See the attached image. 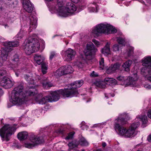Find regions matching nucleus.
Returning <instances> with one entry per match:
<instances>
[{"instance_id": "f257e3e1", "label": "nucleus", "mask_w": 151, "mask_h": 151, "mask_svg": "<svg viewBox=\"0 0 151 151\" xmlns=\"http://www.w3.org/2000/svg\"><path fill=\"white\" fill-rule=\"evenodd\" d=\"M23 88V86L20 85L15 88L12 91L10 101L14 105L24 104L30 99L40 104L50 102L48 96L42 97V94H38L37 90L34 87H30L25 93L22 91Z\"/></svg>"}, {"instance_id": "f03ea898", "label": "nucleus", "mask_w": 151, "mask_h": 151, "mask_svg": "<svg viewBox=\"0 0 151 151\" xmlns=\"http://www.w3.org/2000/svg\"><path fill=\"white\" fill-rule=\"evenodd\" d=\"M83 81L80 80L71 84V87L67 88L61 89L52 92L51 96H48L50 102L56 101L58 100L61 96L64 97H72L78 94L77 88L83 84Z\"/></svg>"}, {"instance_id": "7ed1b4c3", "label": "nucleus", "mask_w": 151, "mask_h": 151, "mask_svg": "<svg viewBox=\"0 0 151 151\" xmlns=\"http://www.w3.org/2000/svg\"><path fill=\"white\" fill-rule=\"evenodd\" d=\"M62 0H58L55 8L59 15L63 17H67L73 14L76 10V8L72 2H68L65 7L63 6Z\"/></svg>"}, {"instance_id": "20e7f679", "label": "nucleus", "mask_w": 151, "mask_h": 151, "mask_svg": "<svg viewBox=\"0 0 151 151\" xmlns=\"http://www.w3.org/2000/svg\"><path fill=\"white\" fill-rule=\"evenodd\" d=\"M129 119V118H122L120 117H118L116 122H115L114 125V129L118 134L125 138H132L131 133H130L129 129H127L126 128L121 126L127 123V121Z\"/></svg>"}, {"instance_id": "39448f33", "label": "nucleus", "mask_w": 151, "mask_h": 151, "mask_svg": "<svg viewBox=\"0 0 151 151\" xmlns=\"http://www.w3.org/2000/svg\"><path fill=\"white\" fill-rule=\"evenodd\" d=\"M19 45L18 41L6 42L4 43V47L1 50V54L0 58V67L2 66L4 61L7 59V56L9 52L12 49L11 47H16Z\"/></svg>"}, {"instance_id": "423d86ee", "label": "nucleus", "mask_w": 151, "mask_h": 151, "mask_svg": "<svg viewBox=\"0 0 151 151\" xmlns=\"http://www.w3.org/2000/svg\"><path fill=\"white\" fill-rule=\"evenodd\" d=\"M40 47L38 40L36 39L30 37L26 43L24 49L25 53L29 55L38 50Z\"/></svg>"}, {"instance_id": "0eeeda50", "label": "nucleus", "mask_w": 151, "mask_h": 151, "mask_svg": "<svg viewBox=\"0 0 151 151\" xmlns=\"http://www.w3.org/2000/svg\"><path fill=\"white\" fill-rule=\"evenodd\" d=\"M116 29L113 27L107 24H100L97 25L92 30V32L96 35L100 33H115Z\"/></svg>"}, {"instance_id": "6e6552de", "label": "nucleus", "mask_w": 151, "mask_h": 151, "mask_svg": "<svg viewBox=\"0 0 151 151\" xmlns=\"http://www.w3.org/2000/svg\"><path fill=\"white\" fill-rule=\"evenodd\" d=\"M16 126L15 124L12 126L6 124L0 129V135L3 140L5 139L8 141L9 140V137L14 134L17 129Z\"/></svg>"}, {"instance_id": "1a4fd4ad", "label": "nucleus", "mask_w": 151, "mask_h": 151, "mask_svg": "<svg viewBox=\"0 0 151 151\" xmlns=\"http://www.w3.org/2000/svg\"><path fill=\"white\" fill-rule=\"evenodd\" d=\"M23 60L22 58H19V56L17 54L14 55L12 59L13 64L12 68H17L16 69L18 70L17 71L15 72V74L17 77L19 76L21 70L24 69V65L23 64Z\"/></svg>"}, {"instance_id": "9d476101", "label": "nucleus", "mask_w": 151, "mask_h": 151, "mask_svg": "<svg viewBox=\"0 0 151 151\" xmlns=\"http://www.w3.org/2000/svg\"><path fill=\"white\" fill-rule=\"evenodd\" d=\"M29 140L31 143H26L25 147L29 148H32L35 145L44 142L45 139L42 137H39L33 134L29 136Z\"/></svg>"}, {"instance_id": "9b49d317", "label": "nucleus", "mask_w": 151, "mask_h": 151, "mask_svg": "<svg viewBox=\"0 0 151 151\" xmlns=\"http://www.w3.org/2000/svg\"><path fill=\"white\" fill-rule=\"evenodd\" d=\"M142 65L144 67L141 68V72L148 73L149 76L148 80L151 82V57L145 58L142 61Z\"/></svg>"}, {"instance_id": "f8f14e48", "label": "nucleus", "mask_w": 151, "mask_h": 151, "mask_svg": "<svg viewBox=\"0 0 151 151\" xmlns=\"http://www.w3.org/2000/svg\"><path fill=\"white\" fill-rule=\"evenodd\" d=\"M96 48L93 44L91 42H88L86 45V49L84 51V55L88 60L92 59L93 52H96Z\"/></svg>"}, {"instance_id": "ddd939ff", "label": "nucleus", "mask_w": 151, "mask_h": 151, "mask_svg": "<svg viewBox=\"0 0 151 151\" xmlns=\"http://www.w3.org/2000/svg\"><path fill=\"white\" fill-rule=\"evenodd\" d=\"M0 84L1 86L5 88L8 89L11 88L13 86L14 82L9 78L4 76L1 79Z\"/></svg>"}, {"instance_id": "4468645a", "label": "nucleus", "mask_w": 151, "mask_h": 151, "mask_svg": "<svg viewBox=\"0 0 151 151\" xmlns=\"http://www.w3.org/2000/svg\"><path fill=\"white\" fill-rule=\"evenodd\" d=\"M104 82L101 81H97L95 84L96 86L101 88H104L106 87V85L105 83H114L115 84L116 83V81L114 79L110 78H106L104 79Z\"/></svg>"}, {"instance_id": "2eb2a0df", "label": "nucleus", "mask_w": 151, "mask_h": 151, "mask_svg": "<svg viewBox=\"0 0 151 151\" xmlns=\"http://www.w3.org/2000/svg\"><path fill=\"white\" fill-rule=\"evenodd\" d=\"M76 54V52L74 50L68 48L65 52V60L67 61L72 60L74 58Z\"/></svg>"}, {"instance_id": "dca6fc26", "label": "nucleus", "mask_w": 151, "mask_h": 151, "mask_svg": "<svg viewBox=\"0 0 151 151\" xmlns=\"http://www.w3.org/2000/svg\"><path fill=\"white\" fill-rule=\"evenodd\" d=\"M23 7L24 10L29 13H31L33 10V6L29 0H23Z\"/></svg>"}, {"instance_id": "f3484780", "label": "nucleus", "mask_w": 151, "mask_h": 151, "mask_svg": "<svg viewBox=\"0 0 151 151\" xmlns=\"http://www.w3.org/2000/svg\"><path fill=\"white\" fill-rule=\"evenodd\" d=\"M30 25L29 31L30 32L32 29H35L37 27V19L35 16L29 17Z\"/></svg>"}, {"instance_id": "a211bd4d", "label": "nucleus", "mask_w": 151, "mask_h": 151, "mask_svg": "<svg viewBox=\"0 0 151 151\" xmlns=\"http://www.w3.org/2000/svg\"><path fill=\"white\" fill-rule=\"evenodd\" d=\"M139 122L134 123L131 124L129 128V131L130 133L131 134V136L132 138L136 134L135 130L139 126Z\"/></svg>"}, {"instance_id": "6ab92c4d", "label": "nucleus", "mask_w": 151, "mask_h": 151, "mask_svg": "<svg viewBox=\"0 0 151 151\" xmlns=\"http://www.w3.org/2000/svg\"><path fill=\"white\" fill-rule=\"evenodd\" d=\"M120 67V65L118 63H116L113 65L110 66L106 70L108 74L114 73L116 70H118Z\"/></svg>"}, {"instance_id": "aec40b11", "label": "nucleus", "mask_w": 151, "mask_h": 151, "mask_svg": "<svg viewBox=\"0 0 151 151\" xmlns=\"http://www.w3.org/2000/svg\"><path fill=\"white\" fill-rule=\"evenodd\" d=\"M81 57L82 58L81 61L77 62L76 63V65L79 68H82L84 66L85 63H87V60H88L83 55H81Z\"/></svg>"}, {"instance_id": "412c9836", "label": "nucleus", "mask_w": 151, "mask_h": 151, "mask_svg": "<svg viewBox=\"0 0 151 151\" xmlns=\"http://www.w3.org/2000/svg\"><path fill=\"white\" fill-rule=\"evenodd\" d=\"M132 63V61L131 60H129L126 61L122 65L124 70L128 72L130 70V67Z\"/></svg>"}, {"instance_id": "4be33fe9", "label": "nucleus", "mask_w": 151, "mask_h": 151, "mask_svg": "<svg viewBox=\"0 0 151 151\" xmlns=\"http://www.w3.org/2000/svg\"><path fill=\"white\" fill-rule=\"evenodd\" d=\"M62 67L63 68V70L65 72V75L71 73L74 71L73 69L70 65H67L65 66H63Z\"/></svg>"}, {"instance_id": "5701e85b", "label": "nucleus", "mask_w": 151, "mask_h": 151, "mask_svg": "<svg viewBox=\"0 0 151 151\" xmlns=\"http://www.w3.org/2000/svg\"><path fill=\"white\" fill-rule=\"evenodd\" d=\"M41 77H38V79L39 80H40V81H42L43 87L44 88L51 87V84L49 82L47 81V78L45 77L44 78L43 77L42 78Z\"/></svg>"}, {"instance_id": "b1692460", "label": "nucleus", "mask_w": 151, "mask_h": 151, "mask_svg": "<svg viewBox=\"0 0 151 151\" xmlns=\"http://www.w3.org/2000/svg\"><path fill=\"white\" fill-rule=\"evenodd\" d=\"M101 52L102 54L105 55H107L110 54L109 44L108 42L106 43L105 46L101 50Z\"/></svg>"}, {"instance_id": "393cba45", "label": "nucleus", "mask_w": 151, "mask_h": 151, "mask_svg": "<svg viewBox=\"0 0 151 151\" xmlns=\"http://www.w3.org/2000/svg\"><path fill=\"white\" fill-rule=\"evenodd\" d=\"M28 135V133L26 132H22L18 133L17 137L20 140H22L26 139Z\"/></svg>"}, {"instance_id": "a878e982", "label": "nucleus", "mask_w": 151, "mask_h": 151, "mask_svg": "<svg viewBox=\"0 0 151 151\" xmlns=\"http://www.w3.org/2000/svg\"><path fill=\"white\" fill-rule=\"evenodd\" d=\"M34 60L38 65H40L43 63L44 58L42 56L36 54L34 56Z\"/></svg>"}, {"instance_id": "bb28decb", "label": "nucleus", "mask_w": 151, "mask_h": 151, "mask_svg": "<svg viewBox=\"0 0 151 151\" xmlns=\"http://www.w3.org/2000/svg\"><path fill=\"white\" fill-rule=\"evenodd\" d=\"M63 70V68H62V67L59 68L55 72L54 76L56 78H58L64 75H65V72Z\"/></svg>"}, {"instance_id": "cd10ccee", "label": "nucleus", "mask_w": 151, "mask_h": 151, "mask_svg": "<svg viewBox=\"0 0 151 151\" xmlns=\"http://www.w3.org/2000/svg\"><path fill=\"white\" fill-rule=\"evenodd\" d=\"M93 4L94 6H91L88 8V9L89 11L90 12H97L99 9L98 6L96 5V3L95 2L93 3Z\"/></svg>"}, {"instance_id": "c85d7f7f", "label": "nucleus", "mask_w": 151, "mask_h": 151, "mask_svg": "<svg viewBox=\"0 0 151 151\" xmlns=\"http://www.w3.org/2000/svg\"><path fill=\"white\" fill-rule=\"evenodd\" d=\"M139 118L142 122V125L145 127V125L146 124L147 122V117L145 115H142L139 117Z\"/></svg>"}, {"instance_id": "c756f323", "label": "nucleus", "mask_w": 151, "mask_h": 151, "mask_svg": "<svg viewBox=\"0 0 151 151\" xmlns=\"http://www.w3.org/2000/svg\"><path fill=\"white\" fill-rule=\"evenodd\" d=\"M79 144L82 146H87L88 144V142L83 137L81 138L79 141Z\"/></svg>"}, {"instance_id": "7c9ffc66", "label": "nucleus", "mask_w": 151, "mask_h": 151, "mask_svg": "<svg viewBox=\"0 0 151 151\" xmlns=\"http://www.w3.org/2000/svg\"><path fill=\"white\" fill-rule=\"evenodd\" d=\"M41 68L43 74H45L47 72L46 70L47 68V65L43 62L41 64Z\"/></svg>"}, {"instance_id": "2f4dec72", "label": "nucleus", "mask_w": 151, "mask_h": 151, "mask_svg": "<svg viewBox=\"0 0 151 151\" xmlns=\"http://www.w3.org/2000/svg\"><path fill=\"white\" fill-rule=\"evenodd\" d=\"M25 79L29 84H34V81L33 79L27 75L25 76Z\"/></svg>"}, {"instance_id": "473e14b6", "label": "nucleus", "mask_w": 151, "mask_h": 151, "mask_svg": "<svg viewBox=\"0 0 151 151\" xmlns=\"http://www.w3.org/2000/svg\"><path fill=\"white\" fill-rule=\"evenodd\" d=\"M117 41L118 43L122 45V46H125V40L124 39L121 37L117 38Z\"/></svg>"}, {"instance_id": "72a5a7b5", "label": "nucleus", "mask_w": 151, "mask_h": 151, "mask_svg": "<svg viewBox=\"0 0 151 151\" xmlns=\"http://www.w3.org/2000/svg\"><path fill=\"white\" fill-rule=\"evenodd\" d=\"M24 35L25 33L24 31L21 29L18 34L16 35V37L18 38V40H19V39H21L22 38Z\"/></svg>"}, {"instance_id": "f704fd0d", "label": "nucleus", "mask_w": 151, "mask_h": 151, "mask_svg": "<svg viewBox=\"0 0 151 151\" xmlns=\"http://www.w3.org/2000/svg\"><path fill=\"white\" fill-rule=\"evenodd\" d=\"M6 1L8 2L9 5H16L17 4V0H6Z\"/></svg>"}, {"instance_id": "c9c22d12", "label": "nucleus", "mask_w": 151, "mask_h": 151, "mask_svg": "<svg viewBox=\"0 0 151 151\" xmlns=\"http://www.w3.org/2000/svg\"><path fill=\"white\" fill-rule=\"evenodd\" d=\"M134 50V48L132 47H130L128 48L127 54L128 56H130L133 54Z\"/></svg>"}, {"instance_id": "e433bc0d", "label": "nucleus", "mask_w": 151, "mask_h": 151, "mask_svg": "<svg viewBox=\"0 0 151 151\" xmlns=\"http://www.w3.org/2000/svg\"><path fill=\"white\" fill-rule=\"evenodd\" d=\"M99 63L100 68H101V69H104V58H101L99 61Z\"/></svg>"}, {"instance_id": "4c0bfd02", "label": "nucleus", "mask_w": 151, "mask_h": 151, "mask_svg": "<svg viewBox=\"0 0 151 151\" xmlns=\"http://www.w3.org/2000/svg\"><path fill=\"white\" fill-rule=\"evenodd\" d=\"M58 54L54 51H52L51 52L50 57V59L52 60L54 58H55L58 56Z\"/></svg>"}, {"instance_id": "58836bf2", "label": "nucleus", "mask_w": 151, "mask_h": 151, "mask_svg": "<svg viewBox=\"0 0 151 151\" xmlns=\"http://www.w3.org/2000/svg\"><path fill=\"white\" fill-rule=\"evenodd\" d=\"M119 49V45L117 44L114 45L113 47V50L114 51H118Z\"/></svg>"}, {"instance_id": "ea45409f", "label": "nucleus", "mask_w": 151, "mask_h": 151, "mask_svg": "<svg viewBox=\"0 0 151 151\" xmlns=\"http://www.w3.org/2000/svg\"><path fill=\"white\" fill-rule=\"evenodd\" d=\"M14 13L13 12L10 13L9 14V20H12L14 19L15 17V16L14 15Z\"/></svg>"}, {"instance_id": "a19ab883", "label": "nucleus", "mask_w": 151, "mask_h": 151, "mask_svg": "<svg viewBox=\"0 0 151 151\" xmlns=\"http://www.w3.org/2000/svg\"><path fill=\"white\" fill-rule=\"evenodd\" d=\"M75 132H70L68 134V136L66 137V139H69L72 138Z\"/></svg>"}, {"instance_id": "79ce46f5", "label": "nucleus", "mask_w": 151, "mask_h": 151, "mask_svg": "<svg viewBox=\"0 0 151 151\" xmlns=\"http://www.w3.org/2000/svg\"><path fill=\"white\" fill-rule=\"evenodd\" d=\"M7 71L5 69L3 70H0V75L1 76H3L6 73Z\"/></svg>"}, {"instance_id": "37998d69", "label": "nucleus", "mask_w": 151, "mask_h": 151, "mask_svg": "<svg viewBox=\"0 0 151 151\" xmlns=\"http://www.w3.org/2000/svg\"><path fill=\"white\" fill-rule=\"evenodd\" d=\"M92 42L95 44V45L97 47H99L100 44V42L95 39H93L92 40Z\"/></svg>"}, {"instance_id": "c03bdc74", "label": "nucleus", "mask_w": 151, "mask_h": 151, "mask_svg": "<svg viewBox=\"0 0 151 151\" xmlns=\"http://www.w3.org/2000/svg\"><path fill=\"white\" fill-rule=\"evenodd\" d=\"M4 4L3 1L1 0L0 1V10L2 11L3 9V6Z\"/></svg>"}, {"instance_id": "a18cd8bd", "label": "nucleus", "mask_w": 151, "mask_h": 151, "mask_svg": "<svg viewBox=\"0 0 151 151\" xmlns=\"http://www.w3.org/2000/svg\"><path fill=\"white\" fill-rule=\"evenodd\" d=\"M117 79L118 80L122 81L125 80L124 77L122 76H119L117 78Z\"/></svg>"}, {"instance_id": "49530a36", "label": "nucleus", "mask_w": 151, "mask_h": 151, "mask_svg": "<svg viewBox=\"0 0 151 151\" xmlns=\"http://www.w3.org/2000/svg\"><path fill=\"white\" fill-rule=\"evenodd\" d=\"M106 123V122H102V123H100V124H94L93 125V127H98L99 126V124L102 125H104L105 124V123Z\"/></svg>"}, {"instance_id": "de8ad7c7", "label": "nucleus", "mask_w": 151, "mask_h": 151, "mask_svg": "<svg viewBox=\"0 0 151 151\" xmlns=\"http://www.w3.org/2000/svg\"><path fill=\"white\" fill-rule=\"evenodd\" d=\"M86 123L84 121H83L81 123V126H80V127H81V128L83 130H84V128L83 127L85 125H86Z\"/></svg>"}, {"instance_id": "09e8293b", "label": "nucleus", "mask_w": 151, "mask_h": 151, "mask_svg": "<svg viewBox=\"0 0 151 151\" xmlns=\"http://www.w3.org/2000/svg\"><path fill=\"white\" fill-rule=\"evenodd\" d=\"M144 87L147 89H150L151 88V86L149 84L145 85L144 86Z\"/></svg>"}, {"instance_id": "8fccbe9b", "label": "nucleus", "mask_w": 151, "mask_h": 151, "mask_svg": "<svg viewBox=\"0 0 151 151\" xmlns=\"http://www.w3.org/2000/svg\"><path fill=\"white\" fill-rule=\"evenodd\" d=\"M36 112H40V113H45V110H44L43 109H39V110H36Z\"/></svg>"}, {"instance_id": "3c124183", "label": "nucleus", "mask_w": 151, "mask_h": 151, "mask_svg": "<svg viewBox=\"0 0 151 151\" xmlns=\"http://www.w3.org/2000/svg\"><path fill=\"white\" fill-rule=\"evenodd\" d=\"M147 140L149 142H151V133L148 136Z\"/></svg>"}, {"instance_id": "603ef678", "label": "nucleus", "mask_w": 151, "mask_h": 151, "mask_svg": "<svg viewBox=\"0 0 151 151\" xmlns=\"http://www.w3.org/2000/svg\"><path fill=\"white\" fill-rule=\"evenodd\" d=\"M127 79L129 80V82L132 81L133 80L132 77L129 76L127 78Z\"/></svg>"}, {"instance_id": "864d4df0", "label": "nucleus", "mask_w": 151, "mask_h": 151, "mask_svg": "<svg viewBox=\"0 0 151 151\" xmlns=\"http://www.w3.org/2000/svg\"><path fill=\"white\" fill-rule=\"evenodd\" d=\"M3 94V92L2 89L0 88V96H1Z\"/></svg>"}, {"instance_id": "5fc2aeb1", "label": "nucleus", "mask_w": 151, "mask_h": 151, "mask_svg": "<svg viewBox=\"0 0 151 151\" xmlns=\"http://www.w3.org/2000/svg\"><path fill=\"white\" fill-rule=\"evenodd\" d=\"M70 0L74 3H77L78 2V1L79 0Z\"/></svg>"}, {"instance_id": "6e6d98bb", "label": "nucleus", "mask_w": 151, "mask_h": 151, "mask_svg": "<svg viewBox=\"0 0 151 151\" xmlns=\"http://www.w3.org/2000/svg\"><path fill=\"white\" fill-rule=\"evenodd\" d=\"M146 112H145V113H150V114L151 113V109L149 110L148 111H147V110H146Z\"/></svg>"}, {"instance_id": "4d7b16f0", "label": "nucleus", "mask_w": 151, "mask_h": 151, "mask_svg": "<svg viewBox=\"0 0 151 151\" xmlns=\"http://www.w3.org/2000/svg\"><path fill=\"white\" fill-rule=\"evenodd\" d=\"M94 73H95L94 72V71H93L91 74V76H92L94 77L96 76V75H94Z\"/></svg>"}, {"instance_id": "13d9d810", "label": "nucleus", "mask_w": 151, "mask_h": 151, "mask_svg": "<svg viewBox=\"0 0 151 151\" xmlns=\"http://www.w3.org/2000/svg\"><path fill=\"white\" fill-rule=\"evenodd\" d=\"M106 144L105 142H104L102 144V146L103 147H105V146H106Z\"/></svg>"}, {"instance_id": "bf43d9fd", "label": "nucleus", "mask_w": 151, "mask_h": 151, "mask_svg": "<svg viewBox=\"0 0 151 151\" xmlns=\"http://www.w3.org/2000/svg\"><path fill=\"white\" fill-rule=\"evenodd\" d=\"M88 126H87V125H85L84 126H83V127L84 128V129H87L88 128Z\"/></svg>"}, {"instance_id": "052dcab7", "label": "nucleus", "mask_w": 151, "mask_h": 151, "mask_svg": "<svg viewBox=\"0 0 151 151\" xmlns=\"http://www.w3.org/2000/svg\"><path fill=\"white\" fill-rule=\"evenodd\" d=\"M147 116L149 118L151 119V114H148Z\"/></svg>"}, {"instance_id": "680f3d73", "label": "nucleus", "mask_w": 151, "mask_h": 151, "mask_svg": "<svg viewBox=\"0 0 151 151\" xmlns=\"http://www.w3.org/2000/svg\"><path fill=\"white\" fill-rule=\"evenodd\" d=\"M105 96L107 98H108V96H107V94L106 93L105 94Z\"/></svg>"}, {"instance_id": "e2e57ef3", "label": "nucleus", "mask_w": 151, "mask_h": 151, "mask_svg": "<svg viewBox=\"0 0 151 151\" xmlns=\"http://www.w3.org/2000/svg\"><path fill=\"white\" fill-rule=\"evenodd\" d=\"M7 26V25L6 24L5 25V27H6V26Z\"/></svg>"}, {"instance_id": "0e129e2a", "label": "nucleus", "mask_w": 151, "mask_h": 151, "mask_svg": "<svg viewBox=\"0 0 151 151\" xmlns=\"http://www.w3.org/2000/svg\"><path fill=\"white\" fill-rule=\"evenodd\" d=\"M8 107H10V106H9V105H8Z\"/></svg>"}, {"instance_id": "69168bd1", "label": "nucleus", "mask_w": 151, "mask_h": 151, "mask_svg": "<svg viewBox=\"0 0 151 151\" xmlns=\"http://www.w3.org/2000/svg\"><path fill=\"white\" fill-rule=\"evenodd\" d=\"M114 95H113V96H112L113 97L114 96Z\"/></svg>"}, {"instance_id": "338daca9", "label": "nucleus", "mask_w": 151, "mask_h": 151, "mask_svg": "<svg viewBox=\"0 0 151 151\" xmlns=\"http://www.w3.org/2000/svg\"><path fill=\"white\" fill-rule=\"evenodd\" d=\"M61 151H64V150H61Z\"/></svg>"}]
</instances>
